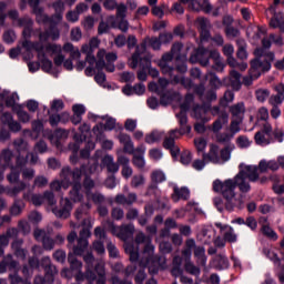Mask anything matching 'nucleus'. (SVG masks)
I'll use <instances>...</instances> for the list:
<instances>
[{"label":"nucleus","instance_id":"nucleus-59","mask_svg":"<svg viewBox=\"0 0 284 284\" xmlns=\"http://www.w3.org/2000/svg\"><path fill=\"white\" fill-rule=\"evenodd\" d=\"M224 241H226V243H236L237 236L232 226H229V230L224 233Z\"/></svg>","mask_w":284,"mask_h":284},{"label":"nucleus","instance_id":"nucleus-52","mask_svg":"<svg viewBox=\"0 0 284 284\" xmlns=\"http://www.w3.org/2000/svg\"><path fill=\"white\" fill-rule=\"evenodd\" d=\"M278 168L284 169V156H278L277 162L274 160L268 161V170H272V172H276Z\"/></svg>","mask_w":284,"mask_h":284},{"label":"nucleus","instance_id":"nucleus-45","mask_svg":"<svg viewBox=\"0 0 284 284\" xmlns=\"http://www.w3.org/2000/svg\"><path fill=\"white\" fill-rule=\"evenodd\" d=\"M261 232L267 239H272L273 241L278 240V235L276 234V232L274 230H272V227H270V224H263Z\"/></svg>","mask_w":284,"mask_h":284},{"label":"nucleus","instance_id":"nucleus-9","mask_svg":"<svg viewBox=\"0 0 284 284\" xmlns=\"http://www.w3.org/2000/svg\"><path fill=\"white\" fill-rule=\"evenodd\" d=\"M138 200L139 196L136 193H128V195L119 193L115 195L114 203H116V205H123V207H128L125 214L126 221H134L135 219H139V210L132 207V204L136 203Z\"/></svg>","mask_w":284,"mask_h":284},{"label":"nucleus","instance_id":"nucleus-47","mask_svg":"<svg viewBox=\"0 0 284 284\" xmlns=\"http://www.w3.org/2000/svg\"><path fill=\"white\" fill-rule=\"evenodd\" d=\"M194 145L197 154H205V149L207 148V141L204 138L194 139Z\"/></svg>","mask_w":284,"mask_h":284},{"label":"nucleus","instance_id":"nucleus-16","mask_svg":"<svg viewBox=\"0 0 284 284\" xmlns=\"http://www.w3.org/2000/svg\"><path fill=\"white\" fill-rule=\"evenodd\" d=\"M4 264L7 265V270H9V272H13V274L9 275L11 284L23 283V278L19 276V262L12 260V255L4 257Z\"/></svg>","mask_w":284,"mask_h":284},{"label":"nucleus","instance_id":"nucleus-12","mask_svg":"<svg viewBox=\"0 0 284 284\" xmlns=\"http://www.w3.org/2000/svg\"><path fill=\"white\" fill-rule=\"evenodd\" d=\"M254 141L256 145H270V143H274V138H272V124H270V122H265L262 130L255 133Z\"/></svg>","mask_w":284,"mask_h":284},{"label":"nucleus","instance_id":"nucleus-6","mask_svg":"<svg viewBox=\"0 0 284 284\" xmlns=\"http://www.w3.org/2000/svg\"><path fill=\"white\" fill-rule=\"evenodd\" d=\"M181 50H183V44L181 42H175L172 44L171 50L162 55L158 62L162 74H165L166 77H173L174 67L170 65V63H172L176 57H185V54L181 53Z\"/></svg>","mask_w":284,"mask_h":284},{"label":"nucleus","instance_id":"nucleus-14","mask_svg":"<svg viewBox=\"0 0 284 284\" xmlns=\"http://www.w3.org/2000/svg\"><path fill=\"white\" fill-rule=\"evenodd\" d=\"M101 45V40L98 38H92L89 44H83L81 48L82 54H87L85 61H88L89 65H94L97 63V57H94V50L99 49Z\"/></svg>","mask_w":284,"mask_h":284},{"label":"nucleus","instance_id":"nucleus-35","mask_svg":"<svg viewBox=\"0 0 284 284\" xmlns=\"http://www.w3.org/2000/svg\"><path fill=\"white\" fill-rule=\"evenodd\" d=\"M23 207H26L23 201L21 199H16L9 212L11 216H20L21 212H23Z\"/></svg>","mask_w":284,"mask_h":284},{"label":"nucleus","instance_id":"nucleus-41","mask_svg":"<svg viewBox=\"0 0 284 284\" xmlns=\"http://www.w3.org/2000/svg\"><path fill=\"white\" fill-rule=\"evenodd\" d=\"M158 95L160 97V105H163L164 108L174 101V94L170 91H163Z\"/></svg>","mask_w":284,"mask_h":284},{"label":"nucleus","instance_id":"nucleus-64","mask_svg":"<svg viewBox=\"0 0 284 284\" xmlns=\"http://www.w3.org/2000/svg\"><path fill=\"white\" fill-rule=\"evenodd\" d=\"M13 145H14L17 152H19V154H21V152H26V150H28V142H26L23 139L14 140Z\"/></svg>","mask_w":284,"mask_h":284},{"label":"nucleus","instance_id":"nucleus-30","mask_svg":"<svg viewBox=\"0 0 284 284\" xmlns=\"http://www.w3.org/2000/svg\"><path fill=\"white\" fill-rule=\"evenodd\" d=\"M227 112H225V110H223L221 112V115L213 122L212 125V130L213 132H221V130H223V125L227 124Z\"/></svg>","mask_w":284,"mask_h":284},{"label":"nucleus","instance_id":"nucleus-40","mask_svg":"<svg viewBox=\"0 0 284 284\" xmlns=\"http://www.w3.org/2000/svg\"><path fill=\"white\" fill-rule=\"evenodd\" d=\"M230 112L232 116H235L236 119H241V115L245 113V104L243 102L233 104L230 106Z\"/></svg>","mask_w":284,"mask_h":284},{"label":"nucleus","instance_id":"nucleus-55","mask_svg":"<svg viewBox=\"0 0 284 284\" xmlns=\"http://www.w3.org/2000/svg\"><path fill=\"white\" fill-rule=\"evenodd\" d=\"M123 216H125L123 209L115 206L111 210V219H113V221H121Z\"/></svg>","mask_w":284,"mask_h":284},{"label":"nucleus","instance_id":"nucleus-3","mask_svg":"<svg viewBox=\"0 0 284 284\" xmlns=\"http://www.w3.org/2000/svg\"><path fill=\"white\" fill-rule=\"evenodd\" d=\"M82 226L79 235H77L75 231H71L67 236L68 247H73V254L77 256H81L88 250V240L92 236L90 220L84 219Z\"/></svg>","mask_w":284,"mask_h":284},{"label":"nucleus","instance_id":"nucleus-8","mask_svg":"<svg viewBox=\"0 0 284 284\" xmlns=\"http://www.w3.org/2000/svg\"><path fill=\"white\" fill-rule=\"evenodd\" d=\"M94 271L87 270L85 273L78 271V274H75V281L77 283H81V281H87V284H106L108 277L105 276V267L102 264H97L94 266ZM98 275V276H97Z\"/></svg>","mask_w":284,"mask_h":284},{"label":"nucleus","instance_id":"nucleus-48","mask_svg":"<svg viewBox=\"0 0 284 284\" xmlns=\"http://www.w3.org/2000/svg\"><path fill=\"white\" fill-rule=\"evenodd\" d=\"M170 79H172L173 83L183 85L184 88H192V81L190 79H186L184 77H179L173 73V75H169Z\"/></svg>","mask_w":284,"mask_h":284},{"label":"nucleus","instance_id":"nucleus-27","mask_svg":"<svg viewBox=\"0 0 284 284\" xmlns=\"http://www.w3.org/2000/svg\"><path fill=\"white\" fill-rule=\"evenodd\" d=\"M211 59L214 61L212 70H215V72H223L225 70V63H223L221 53L217 50H212Z\"/></svg>","mask_w":284,"mask_h":284},{"label":"nucleus","instance_id":"nucleus-18","mask_svg":"<svg viewBox=\"0 0 284 284\" xmlns=\"http://www.w3.org/2000/svg\"><path fill=\"white\" fill-rule=\"evenodd\" d=\"M41 267H43L45 274V278L49 283H54V276L59 274V270H57V266L52 264V261L49 256H44L40 261Z\"/></svg>","mask_w":284,"mask_h":284},{"label":"nucleus","instance_id":"nucleus-32","mask_svg":"<svg viewBox=\"0 0 284 284\" xmlns=\"http://www.w3.org/2000/svg\"><path fill=\"white\" fill-rule=\"evenodd\" d=\"M205 114H207V112L205 111V109L202 105L195 104L193 106V116H194V119H196V121H202V123H207V121H210V119H207V116H205Z\"/></svg>","mask_w":284,"mask_h":284},{"label":"nucleus","instance_id":"nucleus-39","mask_svg":"<svg viewBox=\"0 0 284 284\" xmlns=\"http://www.w3.org/2000/svg\"><path fill=\"white\" fill-rule=\"evenodd\" d=\"M184 6L189 3V10H193V12H201L203 10V2L200 0H179Z\"/></svg>","mask_w":284,"mask_h":284},{"label":"nucleus","instance_id":"nucleus-34","mask_svg":"<svg viewBox=\"0 0 284 284\" xmlns=\"http://www.w3.org/2000/svg\"><path fill=\"white\" fill-rule=\"evenodd\" d=\"M26 187H28L26 182L20 181V182H18V184L16 186L8 189L7 194L9 196H11L12 199H17L19 196V194H21V192H23L26 190Z\"/></svg>","mask_w":284,"mask_h":284},{"label":"nucleus","instance_id":"nucleus-23","mask_svg":"<svg viewBox=\"0 0 284 284\" xmlns=\"http://www.w3.org/2000/svg\"><path fill=\"white\" fill-rule=\"evenodd\" d=\"M150 263V257H145L139 261L140 270L138 271L134 281L136 284H143V281L148 278V274L145 273V268Z\"/></svg>","mask_w":284,"mask_h":284},{"label":"nucleus","instance_id":"nucleus-26","mask_svg":"<svg viewBox=\"0 0 284 284\" xmlns=\"http://www.w3.org/2000/svg\"><path fill=\"white\" fill-rule=\"evenodd\" d=\"M118 239L121 241H128V239L134 237V224H125L119 227V233L116 234Z\"/></svg>","mask_w":284,"mask_h":284},{"label":"nucleus","instance_id":"nucleus-63","mask_svg":"<svg viewBox=\"0 0 284 284\" xmlns=\"http://www.w3.org/2000/svg\"><path fill=\"white\" fill-rule=\"evenodd\" d=\"M47 114L49 116V123H50L51 128H57L59 125V123H61L59 113H52V112H50V110H48Z\"/></svg>","mask_w":284,"mask_h":284},{"label":"nucleus","instance_id":"nucleus-42","mask_svg":"<svg viewBox=\"0 0 284 284\" xmlns=\"http://www.w3.org/2000/svg\"><path fill=\"white\" fill-rule=\"evenodd\" d=\"M132 156L133 158L131 161L134 168H136V170H140V172H143V170H145V158L136 153H134Z\"/></svg>","mask_w":284,"mask_h":284},{"label":"nucleus","instance_id":"nucleus-13","mask_svg":"<svg viewBox=\"0 0 284 284\" xmlns=\"http://www.w3.org/2000/svg\"><path fill=\"white\" fill-rule=\"evenodd\" d=\"M72 201L68 197H61L60 200V207L55 206L52 209V213L57 219H62L63 221L68 220L69 216L72 214Z\"/></svg>","mask_w":284,"mask_h":284},{"label":"nucleus","instance_id":"nucleus-60","mask_svg":"<svg viewBox=\"0 0 284 284\" xmlns=\"http://www.w3.org/2000/svg\"><path fill=\"white\" fill-rule=\"evenodd\" d=\"M141 185H145V178L143 175H133L131 179V187L135 189L141 187Z\"/></svg>","mask_w":284,"mask_h":284},{"label":"nucleus","instance_id":"nucleus-2","mask_svg":"<svg viewBox=\"0 0 284 284\" xmlns=\"http://www.w3.org/2000/svg\"><path fill=\"white\" fill-rule=\"evenodd\" d=\"M236 150V145L229 144L222 149L216 144H211L207 153L202 154V160H195L192 163L194 170L201 171L205 168V163H213L214 165H223L232 159V152Z\"/></svg>","mask_w":284,"mask_h":284},{"label":"nucleus","instance_id":"nucleus-29","mask_svg":"<svg viewBox=\"0 0 284 284\" xmlns=\"http://www.w3.org/2000/svg\"><path fill=\"white\" fill-rule=\"evenodd\" d=\"M173 68L174 72L185 74V72H187V55H178L175 58V67Z\"/></svg>","mask_w":284,"mask_h":284},{"label":"nucleus","instance_id":"nucleus-51","mask_svg":"<svg viewBox=\"0 0 284 284\" xmlns=\"http://www.w3.org/2000/svg\"><path fill=\"white\" fill-rule=\"evenodd\" d=\"M255 97L260 103H265L270 99V90L258 89L255 91Z\"/></svg>","mask_w":284,"mask_h":284},{"label":"nucleus","instance_id":"nucleus-56","mask_svg":"<svg viewBox=\"0 0 284 284\" xmlns=\"http://www.w3.org/2000/svg\"><path fill=\"white\" fill-rule=\"evenodd\" d=\"M116 9V21H119V19H125V17H128V7L123 3H120L115 7Z\"/></svg>","mask_w":284,"mask_h":284},{"label":"nucleus","instance_id":"nucleus-44","mask_svg":"<svg viewBox=\"0 0 284 284\" xmlns=\"http://www.w3.org/2000/svg\"><path fill=\"white\" fill-rule=\"evenodd\" d=\"M194 257L199 258V261H201V265L205 266V263H207V256L205 255V247L195 246Z\"/></svg>","mask_w":284,"mask_h":284},{"label":"nucleus","instance_id":"nucleus-11","mask_svg":"<svg viewBox=\"0 0 284 284\" xmlns=\"http://www.w3.org/2000/svg\"><path fill=\"white\" fill-rule=\"evenodd\" d=\"M210 59H212V50L199 47L190 57V63H200L203 68L210 65Z\"/></svg>","mask_w":284,"mask_h":284},{"label":"nucleus","instance_id":"nucleus-54","mask_svg":"<svg viewBox=\"0 0 284 284\" xmlns=\"http://www.w3.org/2000/svg\"><path fill=\"white\" fill-rule=\"evenodd\" d=\"M63 108H65V104L63 103V100L55 99L51 102V106H50L49 110H50L51 113L55 112V114H57L58 112H61V110H63Z\"/></svg>","mask_w":284,"mask_h":284},{"label":"nucleus","instance_id":"nucleus-7","mask_svg":"<svg viewBox=\"0 0 284 284\" xmlns=\"http://www.w3.org/2000/svg\"><path fill=\"white\" fill-rule=\"evenodd\" d=\"M97 168H99V164H81L80 168H75L71 170V172H80V183L82 187H84V194L87 196H90L92 194V190H94L95 183L94 180H92V174L97 172Z\"/></svg>","mask_w":284,"mask_h":284},{"label":"nucleus","instance_id":"nucleus-1","mask_svg":"<svg viewBox=\"0 0 284 284\" xmlns=\"http://www.w3.org/2000/svg\"><path fill=\"white\" fill-rule=\"evenodd\" d=\"M241 174H236L234 179H227L225 181L215 180L213 182V192L222 195L225 201V210L227 212H234V207L237 210H243L245 202L243 201V195L236 197V187H239L242 194H247L248 185L243 184Z\"/></svg>","mask_w":284,"mask_h":284},{"label":"nucleus","instance_id":"nucleus-28","mask_svg":"<svg viewBox=\"0 0 284 284\" xmlns=\"http://www.w3.org/2000/svg\"><path fill=\"white\" fill-rule=\"evenodd\" d=\"M275 91L277 92V94L272 95L270 98V104L271 105H281V103H283L284 101V84L280 83L275 87Z\"/></svg>","mask_w":284,"mask_h":284},{"label":"nucleus","instance_id":"nucleus-37","mask_svg":"<svg viewBox=\"0 0 284 284\" xmlns=\"http://www.w3.org/2000/svg\"><path fill=\"white\" fill-rule=\"evenodd\" d=\"M92 210V204L90 202L81 204L74 212V216L78 221H81L83 219V215L88 214V211Z\"/></svg>","mask_w":284,"mask_h":284},{"label":"nucleus","instance_id":"nucleus-58","mask_svg":"<svg viewBox=\"0 0 284 284\" xmlns=\"http://www.w3.org/2000/svg\"><path fill=\"white\" fill-rule=\"evenodd\" d=\"M159 141H161V134L159 133V131H153L145 135V143H159Z\"/></svg>","mask_w":284,"mask_h":284},{"label":"nucleus","instance_id":"nucleus-46","mask_svg":"<svg viewBox=\"0 0 284 284\" xmlns=\"http://www.w3.org/2000/svg\"><path fill=\"white\" fill-rule=\"evenodd\" d=\"M263 254L274 263V265H278L281 267V260L278 258V254L273 252L272 250L264 247L263 248Z\"/></svg>","mask_w":284,"mask_h":284},{"label":"nucleus","instance_id":"nucleus-4","mask_svg":"<svg viewBox=\"0 0 284 284\" xmlns=\"http://www.w3.org/2000/svg\"><path fill=\"white\" fill-rule=\"evenodd\" d=\"M254 59L251 60V74L255 79L261 77V73L270 72L272 70V63L276 59V54L272 51H267L263 48H257L254 50Z\"/></svg>","mask_w":284,"mask_h":284},{"label":"nucleus","instance_id":"nucleus-22","mask_svg":"<svg viewBox=\"0 0 284 284\" xmlns=\"http://www.w3.org/2000/svg\"><path fill=\"white\" fill-rule=\"evenodd\" d=\"M229 83L233 92H240L241 88H243V83L241 82V73L236 70H231L229 74Z\"/></svg>","mask_w":284,"mask_h":284},{"label":"nucleus","instance_id":"nucleus-57","mask_svg":"<svg viewBox=\"0 0 284 284\" xmlns=\"http://www.w3.org/2000/svg\"><path fill=\"white\" fill-rule=\"evenodd\" d=\"M118 24H112V28H118V30H121V32H128L130 30V22L125 20V18L118 19Z\"/></svg>","mask_w":284,"mask_h":284},{"label":"nucleus","instance_id":"nucleus-25","mask_svg":"<svg viewBox=\"0 0 284 284\" xmlns=\"http://www.w3.org/2000/svg\"><path fill=\"white\" fill-rule=\"evenodd\" d=\"M171 199L174 203H179V201H187L190 199V190L187 187H181L175 186L173 189V194L171 195Z\"/></svg>","mask_w":284,"mask_h":284},{"label":"nucleus","instance_id":"nucleus-31","mask_svg":"<svg viewBox=\"0 0 284 284\" xmlns=\"http://www.w3.org/2000/svg\"><path fill=\"white\" fill-rule=\"evenodd\" d=\"M213 263L215 270H227V267H230V260H227V256L223 254H217L214 257Z\"/></svg>","mask_w":284,"mask_h":284},{"label":"nucleus","instance_id":"nucleus-61","mask_svg":"<svg viewBox=\"0 0 284 284\" xmlns=\"http://www.w3.org/2000/svg\"><path fill=\"white\" fill-rule=\"evenodd\" d=\"M243 121V118H239V119H235L233 121H231V125H230V132L231 134H237V132H241V123Z\"/></svg>","mask_w":284,"mask_h":284},{"label":"nucleus","instance_id":"nucleus-50","mask_svg":"<svg viewBox=\"0 0 284 284\" xmlns=\"http://www.w3.org/2000/svg\"><path fill=\"white\" fill-rule=\"evenodd\" d=\"M232 139H234V134L231 133H220L216 135L217 143H226V145H234L233 143L230 142L232 141Z\"/></svg>","mask_w":284,"mask_h":284},{"label":"nucleus","instance_id":"nucleus-62","mask_svg":"<svg viewBox=\"0 0 284 284\" xmlns=\"http://www.w3.org/2000/svg\"><path fill=\"white\" fill-rule=\"evenodd\" d=\"M184 270H185V272H187L189 274H192L193 276H199V274H201V268L193 265L192 262H190V261H187L185 263Z\"/></svg>","mask_w":284,"mask_h":284},{"label":"nucleus","instance_id":"nucleus-5","mask_svg":"<svg viewBox=\"0 0 284 284\" xmlns=\"http://www.w3.org/2000/svg\"><path fill=\"white\" fill-rule=\"evenodd\" d=\"M60 176L63 183H67V185H72V189L69 192L71 201H73V203H81V201H83V194L81 192V172H72L70 166H64L60 172Z\"/></svg>","mask_w":284,"mask_h":284},{"label":"nucleus","instance_id":"nucleus-20","mask_svg":"<svg viewBox=\"0 0 284 284\" xmlns=\"http://www.w3.org/2000/svg\"><path fill=\"white\" fill-rule=\"evenodd\" d=\"M196 22L201 41H210L212 37L210 33V30L212 29V23H210V20H207L206 18H197Z\"/></svg>","mask_w":284,"mask_h":284},{"label":"nucleus","instance_id":"nucleus-36","mask_svg":"<svg viewBox=\"0 0 284 284\" xmlns=\"http://www.w3.org/2000/svg\"><path fill=\"white\" fill-rule=\"evenodd\" d=\"M68 263L72 272H79L83 267V264L77 258V254L74 253L68 254Z\"/></svg>","mask_w":284,"mask_h":284},{"label":"nucleus","instance_id":"nucleus-38","mask_svg":"<svg viewBox=\"0 0 284 284\" xmlns=\"http://www.w3.org/2000/svg\"><path fill=\"white\" fill-rule=\"evenodd\" d=\"M206 77H210L209 85L212 88V90H219L223 85V82L221 79H219L216 73L210 71Z\"/></svg>","mask_w":284,"mask_h":284},{"label":"nucleus","instance_id":"nucleus-24","mask_svg":"<svg viewBox=\"0 0 284 284\" xmlns=\"http://www.w3.org/2000/svg\"><path fill=\"white\" fill-rule=\"evenodd\" d=\"M102 165L106 168V172H109V174H116V172H119V163L114 162V158L110 154L102 158Z\"/></svg>","mask_w":284,"mask_h":284},{"label":"nucleus","instance_id":"nucleus-10","mask_svg":"<svg viewBox=\"0 0 284 284\" xmlns=\"http://www.w3.org/2000/svg\"><path fill=\"white\" fill-rule=\"evenodd\" d=\"M237 174H241V179H242V185H247V192H250V190H252V185H250L251 183H256V181H258L260 179V174H258V166L256 165H244L241 164L240 165V171ZM247 179L250 182H247Z\"/></svg>","mask_w":284,"mask_h":284},{"label":"nucleus","instance_id":"nucleus-33","mask_svg":"<svg viewBox=\"0 0 284 284\" xmlns=\"http://www.w3.org/2000/svg\"><path fill=\"white\" fill-rule=\"evenodd\" d=\"M237 52L236 57L237 59H241V61H244V59H247V43L244 39H237Z\"/></svg>","mask_w":284,"mask_h":284},{"label":"nucleus","instance_id":"nucleus-15","mask_svg":"<svg viewBox=\"0 0 284 284\" xmlns=\"http://www.w3.org/2000/svg\"><path fill=\"white\" fill-rule=\"evenodd\" d=\"M176 139H179L176 131H170L169 135L163 141V148L171 152L173 159H176L179 154H181V149L176 145Z\"/></svg>","mask_w":284,"mask_h":284},{"label":"nucleus","instance_id":"nucleus-19","mask_svg":"<svg viewBox=\"0 0 284 284\" xmlns=\"http://www.w3.org/2000/svg\"><path fill=\"white\" fill-rule=\"evenodd\" d=\"M12 156H14V154L12 153V151H10V149H4L0 153V183L1 181H3V179H6L4 173L6 170L10 168Z\"/></svg>","mask_w":284,"mask_h":284},{"label":"nucleus","instance_id":"nucleus-17","mask_svg":"<svg viewBox=\"0 0 284 284\" xmlns=\"http://www.w3.org/2000/svg\"><path fill=\"white\" fill-rule=\"evenodd\" d=\"M41 3V0H30L29 6L32 10V14L36 16V22L41 24L50 23V18L48 14H45V11L43 7L39 6Z\"/></svg>","mask_w":284,"mask_h":284},{"label":"nucleus","instance_id":"nucleus-21","mask_svg":"<svg viewBox=\"0 0 284 284\" xmlns=\"http://www.w3.org/2000/svg\"><path fill=\"white\" fill-rule=\"evenodd\" d=\"M149 48H152L154 51L161 50V40L156 37H145L144 40L140 44L141 52H145Z\"/></svg>","mask_w":284,"mask_h":284},{"label":"nucleus","instance_id":"nucleus-43","mask_svg":"<svg viewBox=\"0 0 284 284\" xmlns=\"http://www.w3.org/2000/svg\"><path fill=\"white\" fill-rule=\"evenodd\" d=\"M234 101V91L227 90L224 92V95L222 99H220L219 104L221 108H227L229 103H232Z\"/></svg>","mask_w":284,"mask_h":284},{"label":"nucleus","instance_id":"nucleus-53","mask_svg":"<svg viewBox=\"0 0 284 284\" xmlns=\"http://www.w3.org/2000/svg\"><path fill=\"white\" fill-rule=\"evenodd\" d=\"M13 110H16V114L18 115L19 121L22 123H28V121H30V114L21 109V106L13 108Z\"/></svg>","mask_w":284,"mask_h":284},{"label":"nucleus","instance_id":"nucleus-49","mask_svg":"<svg viewBox=\"0 0 284 284\" xmlns=\"http://www.w3.org/2000/svg\"><path fill=\"white\" fill-rule=\"evenodd\" d=\"M11 172L7 175V180L9 183H19V179L21 176V171H19L14 165H11Z\"/></svg>","mask_w":284,"mask_h":284}]
</instances>
